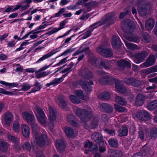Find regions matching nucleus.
<instances>
[{
    "instance_id": "f257e3e1",
    "label": "nucleus",
    "mask_w": 157,
    "mask_h": 157,
    "mask_svg": "<svg viewBox=\"0 0 157 157\" xmlns=\"http://www.w3.org/2000/svg\"><path fill=\"white\" fill-rule=\"evenodd\" d=\"M75 114L80 119L81 121L83 124L82 125L86 128H96L98 127L99 120L97 117H94L89 126L86 122L93 117V114L91 112L85 109H78L76 110Z\"/></svg>"
},
{
    "instance_id": "f03ea898",
    "label": "nucleus",
    "mask_w": 157,
    "mask_h": 157,
    "mask_svg": "<svg viewBox=\"0 0 157 157\" xmlns=\"http://www.w3.org/2000/svg\"><path fill=\"white\" fill-rule=\"evenodd\" d=\"M33 131V137L31 140V142L33 145V149L35 151L36 147L39 146V135L38 132V126L37 124L34 121L30 124Z\"/></svg>"
},
{
    "instance_id": "7ed1b4c3",
    "label": "nucleus",
    "mask_w": 157,
    "mask_h": 157,
    "mask_svg": "<svg viewBox=\"0 0 157 157\" xmlns=\"http://www.w3.org/2000/svg\"><path fill=\"white\" fill-rule=\"evenodd\" d=\"M93 82L92 81H90V82H89L85 79L82 78L75 82L73 83V85L77 86L78 84L81 86L82 89L85 91L90 92L92 91L93 87L92 85L93 84Z\"/></svg>"
},
{
    "instance_id": "20e7f679",
    "label": "nucleus",
    "mask_w": 157,
    "mask_h": 157,
    "mask_svg": "<svg viewBox=\"0 0 157 157\" xmlns=\"http://www.w3.org/2000/svg\"><path fill=\"white\" fill-rule=\"evenodd\" d=\"M97 51L98 53L105 58L111 57L113 55V53L110 49L103 45H101L98 47Z\"/></svg>"
},
{
    "instance_id": "39448f33",
    "label": "nucleus",
    "mask_w": 157,
    "mask_h": 157,
    "mask_svg": "<svg viewBox=\"0 0 157 157\" xmlns=\"http://www.w3.org/2000/svg\"><path fill=\"white\" fill-rule=\"evenodd\" d=\"M115 78L109 75L101 76L98 79V82L101 85H108L114 84Z\"/></svg>"
},
{
    "instance_id": "423d86ee",
    "label": "nucleus",
    "mask_w": 157,
    "mask_h": 157,
    "mask_svg": "<svg viewBox=\"0 0 157 157\" xmlns=\"http://www.w3.org/2000/svg\"><path fill=\"white\" fill-rule=\"evenodd\" d=\"M122 28L125 33L130 34L134 31L135 26L132 21L127 20L124 21V25L122 26Z\"/></svg>"
},
{
    "instance_id": "0eeeda50",
    "label": "nucleus",
    "mask_w": 157,
    "mask_h": 157,
    "mask_svg": "<svg viewBox=\"0 0 157 157\" xmlns=\"http://www.w3.org/2000/svg\"><path fill=\"white\" fill-rule=\"evenodd\" d=\"M111 44L113 49H118L120 48L122 43L119 36L113 35L112 39Z\"/></svg>"
},
{
    "instance_id": "6e6552de",
    "label": "nucleus",
    "mask_w": 157,
    "mask_h": 157,
    "mask_svg": "<svg viewBox=\"0 0 157 157\" xmlns=\"http://www.w3.org/2000/svg\"><path fill=\"white\" fill-rule=\"evenodd\" d=\"M124 82L127 85L137 87L139 86L141 84V82L140 80L131 77L125 78Z\"/></svg>"
},
{
    "instance_id": "1a4fd4ad",
    "label": "nucleus",
    "mask_w": 157,
    "mask_h": 157,
    "mask_svg": "<svg viewBox=\"0 0 157 157\" xmlns=\"http://www.w3.org/2000/svg\"><path fill=\"white\" fill-rule=\"evenodd\" d=\"M65 141L63 140H57L55 142V146L57 150L59 153L64 152L66 148Z\"/></svg>"
},
{
    "instance_id": "9d476101",
    "label": "nucleus",
    "mask_w": 157,
    "mask_h": 157,
    "mask_svg": "<svg viewBox=\"0 0 157 157\" xmlns=\"http://www.w3.org/2000/svg\"><path fill=\"white\" fill-rule=\"evenodd\" d=\"M156 58L155 56L151 54L147 59L146 61L141 65L142 67H146L152 65L155 62Z\"/></svg>"
},
{
    "instance_id": "9b49d317",
    "label": "nucleus",
    "mask_w": 157,
    "mask_h": 157,
    "mask_svg": "<svg viewBox=\"0 0 157 157\" xmlns=\"http://www.w3.org/2000/svg\"><path fill=\"white\" fill-rule=\"evenodd\" d=\"M22 116L29 124L33 122L35 120L34 116L32 113H31L27 112H24L22 113Z\"/></svg>"
},
{
    "instance_id": "f8f14e48",
    "label": "nucleus",
    "mask_w": 157,
    "mask_h": 157,
    "mask_svg": "<svg viewBox=\"0 0 157 157\" xmlns=\"http://www.w3.org/2000/svg\"><path fill=\"white\" fill-rule=\"evenodd\" d=\"M137 117L140 120L142 121L148 120L151 118L150 114L144 110L139 112L137 113Z\"/></svg>"
},
{
    "instance_id": "ddd939ff",
    "label": "nucleus",
    "mask_w": 157,
    "mask_h": 157,
    "mask_svg": "<svg viewBox=\"0 0 157 157\" xmlns=\"http://www.w3.org/2000/svg\"><path fill=\"white\" fill-rule=\"evenodd\" d=\"M147 56L146 53L144 52L135 54L134 62L136 63H140L144 60Z\"/></svg>"
},
{
    "instance_id": "4468645a",
    "label": "nucleus",
    "mask_w": 157,
    "mask_h": 157,
    "mask_svg": "<svg viewBox=\"0 0 157 157\" xmlns=\"http://www.w3.org/2000/svg\"><path fill=\"white\" fill-rule=\"evenodd\" d=\"M49 109L50 113L49 120L50 122L52 124L50 127L52 129H53L54 127V122L56 119V112L54 111V109L52 106L49 107Z\"/></svg>"
},
{
    "instance_id": "2eb2a0df",
    "label": "nucleus",
    "mask_w": 157,
    "mask_h": 157,
    "mask_svg": "<svg viewBox=\"0 0 157 157\" xmlns=\"http://www.w3.org/2000/svg\"><path fill=\"white\" fill-rule=\"evenodd\" d=\"M115 88L117 90L122 93H125L127 92V89L123 85L119 80L115 78Z\"/></svg>"
},
{
    "instance_id": "dca6fc26",
    "label": "nucleus",
    "mask_w": 157,
    "mask_h": 157,
    "mask_svg": "<svg viewBox=\"0 0 157 157\" xmlns=\"http://www.w3.org/2000/svg\"><path fill=\"white\" fill-rule=\"evenodd\" d=\"M140 153H142L145 157H151L152 155L151 154L152 150L151 148L147 144L143 146L140 150Z\"/></svg>"
},
{
    "instance_id": "f3484780",
    "label": "nucleus",
    "mask_w": 157,
    "mask_h": 157,
    "mask_svg": "<svg viewBox=\"0 0 157 157\" xmlns=\"http://www.w3.org/2000/svg\"><path fill=\"white\" fill-rule=\"evenodd\" d=\"M148 3H144L141 5L138 8V11L140 15L142 16H145L148 10Z\"/></svg>"
},
{
    "instance_id": "a211bd4d",
    "label": "nucleus",
    "mask_w": 157,
    "mask_h": 157,
    "mask_svg": "<svg viewBox=\"0 0 157 157\" xmlns=\"http://www.w3.org/2000/svg\"><path fill=\"white\" fill-rule=\"evenodd\" d=\"M91 138L97 144L103 142V138L101 134L99 132H94L91 135Z\"/></svg>"
},
{
    "instance_id": "6ab92c4d",
    "label": "nucleus",
    "mask_w": 157,
    "mask_h": 157,
    "mask_svg": "<svg viewBox=\"0 0 157 157\" xmlns=\"http://www.w3.org/2000/svg\"><path fill=\"white\" fill-rule=\"evenodd\" d=\"M7 138L9 140L12 142L15 143V145L13 146V148L16 151H17L20 148V147L18 145L19 144L18 139L16 137L12 136L11 135H9L7 136Z\"/></svg>"
},
{
    "instance_id": "aec40b11",
    "label": "nucleus",
    "mask_w": 157,
    "mask_h": 157,
    "mask_svg": "<svg viewBox=\"0 0 157 157\" xmlns=\"http://www.w3.org/2000/svg\"><path fill=\"white\" fill-rule=\"evenodd\" d=\"M22 134L26 138H28L30 134V129L28 125L23 124L21 126Z\"/></svg>"
},
{
    "instance_id": "412c9836",
    "label": "nucleus",
    "mask_w": 157,
    "mask_h": 157,
    "mask_svg": "<svg viewBox=\"0 0 157 157\" xmlns=\"http://www.w3.org/2000/svg\"><path fill=\"white\" fill-rule=\"evenodd\" d=\"M67 120L72 126L77 127L78 124L76 122V119L75 116L73 114H69L67 117Z\"/></svg>"
},
{
    "instance_id": "4be33fe9",
    "label": "nucleus",
    "mask_w": 157,
    "mask_h": 157,
    "mask_svg": "<svg viewBox=\"0 0 157 157\" xmlns=\"http://www.w3.org/2000/svg\"><path fill=\"white\" fill-rule=\"evenodd\" d=\"M145 98V97L143 94H138L135 101L136 105L140 106L144 104Z\"/></svg>"
},
{
    "instance_id": "5701e85b",
    "label": "nucleus",
    "mask_w": 157,
    "mask_h": 157,
    "mask_svg": "<svg viewBox=\"0 0 157 157\" xmlns=\"http://www.w3.org/2000/svg\"><path fill=\"white\" fill-rule=\"evenodd\" d=\"M81 75L84 78L89 80L93 77L92 73L88 69H84L81 73Z\"/></svg>"
},
{
    "instance_id": "b1692460",
    "label": "nucleus",
    "mask_w": 157,
    "mask_h": 157,
    "mask_svg": "<svg viewBox=\"0 0 157 157\" xmlns=\"http://www.w3.org/2000/svg\"><path fill=\"white\" fill-rule=\"evenodd\" d=\"M101 106L105 111L108 113H111L113 111V108L111 105L106 103H103Z\"/></svg>"
},
{
    "instance_id": "393cba45",
    "label": "nucleus",
    "mask_w": 157,
    "mask_h": 157,
    "mask_svg": "<svg viewBox=\"0 0 157 157\" xmlns=\"http://www.w3.org/2000/svg\"><path fill=\"white\" fill-rule=\"evenodd\" d=\"M154 24V21L151 18H149L145 22V28L147 31L150 30L153 28Z\"/></svg>"
},
{
    "instance_id": "a878e982",
    "label": "nucleus",
    "mask_w": 157,
    "mask_h": 157,
    "mask_svg": "<svg viewBox=\"0 0 157 157\" xmlns=\"http://www.w3.org/2000/svg\"><path fill=\"white\" fill-rule=\"evenodd\" d=\"M64 132L66 136L68 138H71L75 133L73 129L68 126H66L64 128Z\"/></svg>"
},
{
    "instance_id": "bb28decb",
    "label": "nucleus",
    "mask_w": 157,
    "mask_h": 157,
    "mask_svg": "<svg viewBox=\"0 0 157 157\" xmlns=\"http://www.w3.org/2000/svg\"><path fill=\"white\" fill-rule=\"evenodd\" d=\"M114 14L112 13L106 14L105 16V18L101 19L103 24L105 25L110 21L114 17Z\"/></svg>"
},
{
    "instance_id": "cd10ccee",
    "label": "nucleus",
    "mask_w": 157,
    "mask_h": 157,
    "mask_svg": "<svg viewBox=\"0 0 157 157\" xmlns=\"http://www.w3.org/2000/svg\"><path fill=\"white\" fill-rule=\"evenodd\" d=\"M128 129L124 126H122L118 130V136L120 137L126 136L128 133Z\"/></svg>"
},
{
    "instance_id": "c85d7f7f",
    "label": "nucleus",
    "mask_w": 157,
    "mask_h": 157,
    "mask_svg": "<svg viewBox=\"0 0 157 157\" xmlns=\"http://www.w3.org/2000/svg\"><path fill=\"white\" fill-rule=\"evenodd\" d=\"M147 107L151 110H153L157 108V100H154L151 101L147 103Z\"/></svg>"
},
{
    "instance_id": "c756f323",
    "label": "nucleus",
    "mask_w": 157,
    "mask_h": 157,
    "mask_svg": "<svg viewBox=\"0 0 157 157\" xmlns=\"http://www.w3.org/2000/svg\"><path fill=\"white\" fill-rule=\"evenodd\" d=\"M124 37L128 40L135 43H138L139 41L138 37L137 36H127L126 34H124Z\"/></svg>"
},
{
    "instance_id": "7c9ffc66",
    "label": "nucleus",
    "mask_w": 157,
    "mask_h": 157,
    "mask_svg": "<svg viewBox=\"0 0 157 157\" xmlns=\"http://www.w3.org/2000/svg\"><path fill=\"white\" fill-rule=\"evenodd\" d=\"M65 10L66 9L64 7L60 8L57 13H55L54 16H51L50 17L49 19V21L53 22H55V21H52V18L55 17H59L61 14L65 12Z\"/></svg>"
},
{
    "instance_id": "2f4dec72",
    "label": "nucleus",
    "mask_w": 157,
    "mask_h": 157,
    "mask_svg": "<svg viewBox=\"0 0 157 157\" xmlns=\"http://www.w3.org/2000/svg\"><path fill=\"white\" fill-rule=\"evenodd\" d=\"M13 115L9 112L6 113L5 115L4 120L6 124H9L12 121Z\"/></svg>"
},
{
    "instance_id": "473e14b6",
    "label": "nucleus",
    "mask_w": 157,
    "mask_h": 157,
    "mask_svg": "<svg viewBox=\"0 0 157 157\" xmlns=\"http://www.w3.org/2000/svg\"><path fill=\"white\" fill-rule=\"evenodd\" d=\"M110 147L116 148L118 147V142L117 140L113 138H111L108 140Z\"/></svg>"
},
{
    "instance_id": "72a5a7b5",
    "label": "nucleus",
    "mask_w": 157,
    "mask_h": 157,
    "mask_svg": "<svg viewBox=\"0 0 157 157\" xmlns=\"http://www.w3.org/2000/svg\"><path fill=\"white\" fill-rule=\"evenodd\" d=\"M98 2L96 1H93L88 3H86L85 4V6L86 7L88 12L91 10V8L94 7L98 6Z\"/></svg>"
},
{
    "instance_id": "f704fd0d",
    "label": "nucleus",
    "mask_w": 157,
    "mask_h": 157,
    "mask_svg": "<svg viewBox=\"0 0 157 157\" xmlns=\"http://www.w3.org/2000/svg\"><path fill=\"white\" fill-rule=\"evenodd\" d=\"M118 64L119 66L123 68L126 67H130L131 66L130 63L128 61L124 59H122L119 61Z\"/></svg>"
},
{
    "instance_id": "c9c22d12",
    "label": "nucleus",
    "mask_w": 157,
    "mask_h": 157,
    "mask_svg": "<svg viewBox=\"0 0 157 157\" xmlns=\"http://www.w3.org/2000/svg\"><path fill=\"white\" fill-rule=\"evenodd\" d=\"M124 42L125 46L128 49L134 50L138 48V46L136 44L130 43L125 40H124Z\"/></svg>"
},
{
    "instance_id": "e433bc0d",
    "label": "nucleus",
    "mask_w": 157,
    "mask_h": 157,
    "mask_svg": "<svg viewBox=\"0 0 157 157\" xmlns=\"http://www.w3.org/2000/svg\"><path fill=\"white\" fill-rule=\"evenodd\" d=\"M150 134L151 139H156L157 137V128L155 126L152 128L150 130Z\"/></svg>"
},
{
    "instance_id": "4c0bfd02",
    "label": "nucleus",
    "mask_w": 157,
    "mask_h": 157,
    "mask_svg": "<svg viewBox=\"0 0 157 157\" xmlns=\"http://www.w3.org/2000/svg\"><path fill=\"white\" fill-rule=\"evenodd\" d=\"M98 98L101 100L108 99L110 98V95L108 92L105 91L101 94L99 95Z\"/></svg>"
},
{
    "instance_id": "58836bf2",
    "label": "nucleus",
    "mask_w": 157,
    "mask_h": 157,
    "mask_svg": "<svg viewBox=\"0 0 157 157\" xmlns=\"http://www.w3.org/2000/svg\"><path fill=\"white\" fill-rule=\"evenodd\" d=\"M103 25H104L101 19L99 21L96 22L91 25L90 26L89 28L92 30V31H93L95 29L98 28Z\"/></svg>"
},
{
    "instance_id": "ea45409f",
    "label": "nucleus",
    "mask_w": 157,
    "mask_h": 157,
    "mask_svg": "<svg viewBox=\"0 0 157 157\" xmlns=\"http://www.w3.org/2000/svg\"><path fill=\"white\" fill-rule=\"evenodd\" d=\"M75 95L77 97H79L80 99L83 100L86 99V98L85 96V94H83V92L81 90H78L75 92Z\"/></svg>"
},
{
    "instance_id": "a19ab883",
    "label": "nucleus",
    "mask_w": 157,
    "mask_h": 157,
    "mask_svg": "<svg viewBox=\"0 0 157 157\" xmlns=\"http://www.w3.org/2000/svg\"><path fill=\"white\" fill-rule=\"evenodd\" d=\"M57 30L56 27L54 28L52 30L48 31V32L46 33L41 35L40 36V38L42 37H47L48 36H50L51 35L57 32Z\"/></svg>"
},
{
    "instance_id": "79ce46f5",
    "label": "nucleus",
    "mask_w": 157,
    "mask_h": 157,
    "mask_svg": "<svg viewBox=\"0 0 157 157\" xmlns=\"http://www.w3.org/2000/svg\"><path fill=\"white\" fill-rule=\"evenodd\" d=\"M115 99V102L119 105H124L126 104L125 100L119 96H116Z\"/></svg>"
},
{
    "instance_id": "37998d69",
    "label": "nucleus",
    "mask_w": 157,
    "mask_h": 157,
    "mask_svg": "<svg viewBox=\"0 0 157 157\" xmlns=\"http://www.w3.org/2000/svg\"><path fill=\"white\" fill-rule=\"evenodd\" d=\"M19 6L16 5L13 8V6H8L5 10L4 12L10 13L17 10L19 9Z\"/></svg>"
},
{
    "instance_id": "c03bdc74",
    "label": "nucleus",
    "mask_w": 157,
    "mask_h": 157,
    "mask_svg": "<svg viewBox=\"0 0 157 157\" xmlns=\"http://www.w3.org/2000/svg\"><path fill=\"white\" fill-rule=\"evenodd\" d=\"M22 147L24 150L29 152L31 151L32 147L30 143L29 142L24 143L22 145Z\"/></svg>"
},
{
    "instance_id": "a18cd8bd",
    "label": "nucleus",
    "mask_w": 157,
    "mask_h": 157,
    "mask_svg": "<svg viewBox=\"0 0 157 157\" xmlns=\"http://www.w3.org/2000/svg\"><path fill=\"white\" fill-rule=\"evenodd\" d=\"M46 136L44 134L40 135V147H43L45 145V138H46Z\"/></svg>"
},
{
    "instance_id": "49530a36",
    "label": "nucleus",
    "mask_w": 157,
    "mask_h": 157,
    "mask_svg": "<svg viewBox=\"0 0 157 157\" xmlns=\"http://www.w3.org/2000/svg\"><path fill=\"white\" fill-rule=\"evenodd\" d=\"M69 98L71 102L75 104H78L80 102V100L77 97L71 95L70 96Z\"/></svg>"
},
{
    "instance_id": "de8ad7c7",
    "label": "nucleus",
    "mask_w": 157,
    "mask_h": 157,
    "mask_svg": "<svg viewBox=\"0 0 157 157\" xmlns=\"http://www.w3.org/2000/svg\"><path fill=\"white\" fill-rule=\"evenodd\" d=\"M93 31H92V30L89 28V30L87 31L83 34H82L80 36H82L83 35L81 39H84L89 37L91 36V33Z\"/></svg>"
},
{
    "instance_id": "09e8293b",
    "label": "nucleus",
    "mask_w": 157,
    "mask_h": 157,
    "mask_svg": "<svg viewBox=\"0 0 157 157\" xmlns=\"http://www.w3.org/2000/svg\"><path fill=\"white\" fill-rule=\"evenodd\" d=\"M20 125L19 123L17 121H15L13 126V130L16 133L20 132Z\"/></svg>"
},
{
    "instance_id": "8fccbe9b",
    "label": "nucleus",
    "mask_w": 157,
    "mask_h": 157,
    "mask_svg": "<svg viewBox=\"0 0 157 157\" xmlns=\"http://www.w3.org/2000/svg\"><path fill=\"white\" fill-rule=\"evenodd\" d=\"M104 130L105 133L113 136L115 135V130L113 129H109L107 128H104Z\"/></svg>"
},
{
    "instance_id": "3c124183",
    "label": "nucleus",
    "mask_w": 157,
    "mask_h": 157,
    "mask_svg": "<svg viewBox=\"0 0 157 157\" xmlns=\"http://www.w3.org/2000/svg\"><path fill=\"white\" fill-rule=\"evenodd\" d=\"M8 145L6 142H1L0 143V151H6L7 149Z\"/></svg>"
},
{
    "instance_id": "603ef678",
    "label": "nucleus",
    "mask_w": 157,
    "mask_h": 157,
    "mask_svg": "<svg viewBox=\"0 0 157 157\" xmlns=\"http://www.w3.org/2000/svg\"><path fill=\"white\" fill-rule=\"evenodd\" d=\"M111 155L113 157H121L122 155V152L119 150H115Z\"/></svg>"
},
{
    "instance_id": "864d4df0",
    "label": "nucleus",
    "mask_w": 157,
    "mask_h": 157,
    "mask_svg": "<svg viewBox=\"0 0 157 157\" xmlns=\"http://www.w3.org/2000/svg\"><path fill=\"white\" fill-rule=\"evenodd\" d=\"M68 21H67V19H65L63 20V21L61 22L59 24V26L58 28H56V29L58 32L61 29L64 28V26L66 23H67Z\"/></svg>"
},
{
    "instance_id": "5fc2aeb1",
    "label": "nucleus",
    "mask_w": 157,
    "mask_h": 157,
    "mask_svg": "<svg viewBox=\"0 0 157 157\" xmlns=\"http://www.w3.org/2000/svg\"><path fill=\"white\" fill-rule=\"evenodd\" d=\"M58 99L60 103L61 107L63 109L66 107L67 105L63 98L59 97Z\"/></svg>"
},
{
    "instance_id": "6e6d98bb",
    "label": "nucleus",
    "mask_w": 157,
    "mask_h": 157,
    "mask_svg": "<svg viewBox=\"0 0 157 157\" xmlns=\"http://www.w3.org/2000/svg\"><path fill=\"white\" fill-rule=\"evenodd\" d=\"M55 54V52H49L48 53L46 54L40 58V61H43L45 59L50 57Z\"/></svg>"
},
{
    "instance_id": "4d7b16f0",
    "label": "nucleus",
    "mask_w": 157,
    "mask_h": 157,
    "mask_svg": "<svg viewBox=\"0 0 157 157\" xmlns=\"http://www.w3.org/2000/svg\"><path fill=\"white\" fill-rule=\"evenodd\" d=\"M100 65L103 67L105 70H109L110 69V64L107 61H102L101 62Z\"/></svg>"
},
{
    "instance_id": "13d9d810",
    "label": "nucleus",
    "mask_w": 157,
    "mask_h": 157,
    "mask_svg": "<svg viewBox=\"0 0 157 157\" xmlns=\"http://www.w3.org/2000/svg\"><path fill=\"white\" fill-rule=\"evenodd\" d=\"M89 150L92 153H94L98 151V145L96 144H92L91 146L89 147Z\"/></svg>"
},
{
    "instance_id": "bf43d9fd",
    "label": "nucleus",
    "mask_w": 157,
    "mask_h": 157,
    "mask_svg": "<svg viewBox=\"0 0 157 157\" xmlns=\"http://www.w3.org/2000/svg\"><path fill=\"white\" fill-rule=\"evenodd\" d=\"M114 107L118 112H124L126 109L125 108L117 104L114 105Z\"/></svg>"
},
{
    "instance_id": "052dcab7",
    "label": "nucleus",
    "mask_w": 157,
    "mask_h": 157,
    "mask_svg": "<svg viewBox=\"0 0 157 157\" xmlns=\"http://www.w3.org/2000/svg\"><path fill=\"white\" fill-rule=\"evenodd\" d=\"M142 39L145 42L148 43L150 41L149 36L147 33H144L142 35Z\"/></svg>"
},
{
    "instance_id": "680f3d73",
    "label": "nucleus",
    "mask_w": 157,
    "mask_h": 157,
    "mask_svg": "<svg viewBox=\"0 0 157 157\" xmlns=\"http://www.w3.org/2000/svg\"><path fill=\"white\" fill-rule=\"evenodd\" d=\"M74 51L73 49H67L65 51H64L61 54L59 55V56H57L56 59L59 57H61L63 55H66L70 53H71Z\"/></svg>"
},
{
    "instance_id": "e2e57ef3",
    "label": "nucleus",
    "mask_w": 157,
    "mask_h": 157,
    "mask_svg": "<svg viewBox=\"0 0 157 157\" xmlns=\"http://www.w3.org/2000/svg\"><path fill=\"white\" fill-rule=\"evenodd\" d=\"M74 51L73 49H67L65 51H64L61 54L59 55V56H57L56 59L59 57H61L63 55H66L70 53H71Z\"/></svg>"
},
{
    "instance_id": "0e129e2a",
    "label": "nucleus",
    "mask_w": 157,
    "mask_h": 157,
    "mask_svg": "<svg viewBox=\"0 0 157 157\" xmlns=\"http://www.w3.org/2000/svg\"><path fill=\"white\" fill-rule=\"evenodd\" d=\"M34 112L39 120V107L38 105H35L34 108Z\"/></svg>"
},
{
    "instance_id": "69168bd1",
    "label": "nucleus",
    "mask_w": 157,
    "mask_h": 157,
    "mask_svg": "<svg viewBox=\"0 0 157 157\" xmlns=\"http://www.w3.org/2000/svg\"><path fill=\"white\" fill-rule=\"evenodd\" d=\"M92 144V143L89 140H87L85 141L84 143V147L85 148L88 147L89 148V147L91 146Z\"/></svg>"
},
{
    "instance_id": "338daca9",
    "label": "nucleus",
    "mask_w": 157,
    "mask_h": 157,
    "mask_svg": "<svg viewBox=\"0 0 157 157\" xmlns=\"http://www.w3.org/2000/svg\"><path fill=\"white\" fill-rule=\"evenodd\" d=\"M81 52L82 53L84 52L86 54L90 53V50L89 48L88 47L83 48L82 49V48L81 49Z\"/></svg>"
},
{
    "instance_id": "774afa93",
    "label": "nucleus",
    "mask_w": 157,
    "mask_h": 157,
    "mask_svg": "<svg viewBox=\"0 0 157 157\" xmlns=\"http://www.w3.org/2000/svg\"><path fill=\"white\" fill-rule=\"evenodd\" d=\"M30 88L29 84L26 83H24L22 88V90L24 91H27Z\"/></svg>"
}]
</instances>
